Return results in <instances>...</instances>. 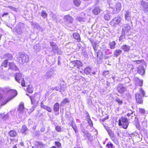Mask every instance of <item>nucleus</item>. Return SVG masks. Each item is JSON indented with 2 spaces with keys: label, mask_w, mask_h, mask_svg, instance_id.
Returning <instances> with one entry per match:
<instances>
[{
  "label": "nucleus",
  "mask_w": 148,
  "mask_h": 148,
  "mask_svg": "<svg viewBox=\"0 0 148 148\" xmlns=\"http://www.w3.org/2000/svg\"><path fill=\"white\" fill-rule=\"evenodd\" d=\"M64 19L68 23H72L73 21V18L69 15L65 16L64 17Z\"/></svg>",
  "instance_id": "2eb2a0df"
},
{
  "label": "nucleus",
  "mask_w": 148,
  "mask_h": 148,
  "mask_svg": "<svg viewBox=\"0 0 148 148\" xmlns=\"http://www.w3.org/2000/svg\"><path fill=\"white\" fill-rule=\"evenodd\" d=\"M40 106L41 108L46 110L48 112H51V108L45 105L42 102L41 103Z\"/></svg>",
  "instance_id": "393cba45"
},
{
  "label": "nucleus",
  "mask_w": 148,
  "mask_h": 148,
  "mask_svg": "<svg viewBox=\"0 0 148 148\" xmlns=\"http://www.w3.org/2000/svg\"><path fill=\"white\" fill-rule=\"evenodd\" d=\"M131 29V27L129 24H126L124 25V27L122 29V32H127L130 30Z\"/></svg>",
  "instance_id": "ddd939ff"
},
{
  "label": "nucleus",
  "mask_w": 148,
  "mask_h": 148,
  "mask_svg": "<svg viewBox=\"0 0 148 148\" xmlns=\"http://www.w3.org/2000/svg\"><path fill=\"white\" fill-rule=\"evenodd\" d=\"M134 122L135 123V125L136 127L137 126H139V122L138 120V119L137 116L135 117L134 118Z\"/></svg>",
  "instance_id": "e433bc0d"
},
{
  "label": "nucleus",
  "mask_w": 148,
  "mask_h": 148,
  "mask_svg": "<svg viewBox=\"0 0 148 148\" xmlns=\"http://www.w3.org/2000/svg\"><path fill=\"white\" fill-rule=\"evenodd\" d=\"M9 136L12 137H15L17 135V133L15 130H10L8 132Z\"/></svg>",
  "instance_id": "6ab92c4d"
},
{
  "label": "nucleus",
  "mask_w": 148,
  "mask_h": 148,
  "mask_svg": "<svg viewBox=\"0 0 148 148\" xmlns=\"http://www.w3.org/2000/svg\"><path fill=\"white\" fill-rule=\"evenodd\" d=\"M50 45L52 47L56 46V43L54 42H51L50 43Z\"/></svg>",
  "instance_id": "680f3d73"
},
{
  "label": "nucleus",
  "mask_w": 148,
  "mask_h": 148,
  "mask_svg": "<svg viewBox=\"0 0 148 148\" xmlns=\"http://www.w3.org/2000/svg\"><path fill=\"white\" fill-rule=\"evenodd\" d=\"M3 91L2 90H0V101L2 99H4L6 101L5 102H8L14 98V96L10 95L6 98L4 99L3 95Z\"/></svg>",
  "instance_id": "423d86ee"
},
{
  "label": "nucleus",
  "mask_w": 148,
  "mask_h": 148,
  "mask_svg": "<svg viewBox=\"0 0 148 148\" xmlns=\"http://www.w3.org/2000/svg\"><path fill=\"white\" fill-rule=\"evenodd\" d=\"M135 97L136 102H142V97L140 94L136 93L135 94Z\"/></svg>",
  "instance_id": "cd10ccee"
},
{
  "label": "nucleus",
  "mask_w": 148,
  "mask_h": 148,
  "mask_svg": "<svg viewBox=\"0 0 148 148\" xmlns=\"http://www.w3.org/2000/svg\"><path fill=\"white\" fill-rule=\"evenodd\" d=\"M5 58H7V59L10 60L12 58V56L11 54H6L4 55Z\"/></svg>",
  "instance_id": "79ce46f5"
},
{
  "label": "nucleus",
  "mask_w": 148,
  "mask_h": 148,
  "mask_svg": "<svg viewBox=\"0 0 148 148\" xmlns=\"http://www.w3.org/2000/svg\"><path fill=\"white\" fill-rule=\"evenodd\" d=\"M27 90L29 93H32L33 92V89L31 88H27Z\"/></svg>",
  "instance_id": "4d7b16f0"
},
{
  "label": "nucleus",
  "mask_w": 148,
  "mask_h": 148,
  "mask_svg": "<svg viewBox=\"0 0 148 148\" xmlns=\"http://www.w3.org/2000/svg\"><path fill=\"white\" fill-rule=\"evenodd\" d=\"M113 0H107V2L110 6L111 4H112V2Z\"/></svg>",
  "instance_id": "e2e57ef3"
},
{
  "label": "nucleus",
  "mask_w": 148,
  "mask_h": 148,
  "mask_svg": "<svg viewBox=\"0 0 148 148\" xmlns=\"http://www.w3.org/2000/svg\"><path fill=\"white\" fill-rule=\"evenodd\" d=\"M9 68L12 70L17 71L18 69V67L13 62L9 63Z\"/></svg>",
  "instance_id": "aec40b11"
},
{
  "label": "nucleus",
  "mask_w": 148,
  "mask_h": 148,
  "mask_svg": "<svg viewBox=\"0 0 148 148\" xmlns=\"http://www.w3.org/2000/svg\"><path fill=\"white\" fill-rule=\"evenodd\" d=\"M34 27L37 29H39L40 28V26L37 23H34Z\"/></svg>",
  "instance_id": "bf43d9fd"
},
{
  "label": "nucleus",
  "mask_w": 148,
  "mask_h": 148,
  "mask_svg": "<svg viewBox=\"0 0 148 148\" xmlns=\"http://www.w3.org/2000/svg\"><path fill=\"white\" fill-rule=\"evenodd\" d=\"M106 147L107 148H114V147L113 144L111 143H109L106 145Z\"/></svg>",
  "instance_id": "37998d69"
},
{
  "label": "nucleus",
  "mask_w": 148,
  "mask_h": 148,
  "mask_svg": "<svg viewBox=\"0 0 148 148\" xmlns=\"http://www.w3.org/2000/svg\"><path fill=\"white\" fill-rule=\"evenodd\" d=\"M130 47L127 45H123L121 46V49L125 52H128L130 49Z\"/></svg>",
  "instance_id": "a878e982"
},
{
  "label": "nucleus",
  "mask_w": 148,
  "mask_h": 148,
  "mask_svg": "<svg viewBox=\"0 0 148 148\" xmlns=\"http://www.w3.org/2000/svg\"><path fill=\"white\" fill-rule=\"evenodd\" d=\"M140 92V93L142 94V95L144 96L145 95V92L142 89V88H140L139 89Z\"/></svg>",
  "instance_id": "603ef678"
},
{
  "label": "nucleus",
  "mask_w": 148,
  "mask_h": 148,
  "mask_svg": "<svg viewBox=\"0 0 148 148\" xmlns=\"http://www.w3.org/2000/svg\"><path fill=\"white\" fill-rule=\"evenodd\" d=\"M11 92H12L11 95L14 96V98L17 95V91L15 90H11Z\"/></svg>",
  "instance_id": "ea45409f"
},
{
  "label": "nucleus",
  "mask_w": 148,
  "mask_h": 148,
  "mask_svg": "<svg viewBox=\"0 0 148 148\" xmlns=\"http://www.w3.org/2000/svg\"><path fill=\"white\" fill-rule=\"evenodd\" d=\"M73 3L75 6L78 7L80 4L81 1L80 0H74Z\"/></svg>",
  "instance_id": "4c0bfd02"
},
{
  "label": "nucleus",
  "mask_w": 148,
  "mask_h": 148,
  "mask_svg": "<svg viewBox=\"0 0 148 148\" xmlns=\"http://www.w3.org/2000/svg\"><path fill=\"white\" fill-rule=\"evenodd\" d=\"M101 10L99 7H95L92 11V14L94 15H97L99 14L101 11Z\"/></svg>",
  "instance_id": "dca6fc26"
},
{
  "label": "nucleus",
  "mask_w": 148,
  "mask_h": 148,
  "mask_svg": "<svg viewBox=\"0 0 148 148\" xmlns=\"http://www.w3.org/2000/svg\"><path fill=\"white\" fill-rule=\"evenodd\" d=\"M140 5L143 8V11L145 12H148V3L143 0L140 1Z\"/></svg>",
  "instance_id": "9d476101"
},
{
  "label": "nucleus",
  "mask_w": 148,
  "mask_h": 148,
  "mask_svg": "<svg viewBox=\"0 0 148 148\" xmlns=\"http://www.w3.org/2000/svg\"><path fill=\"white\" fill-rule=\"evenodd\" d=\"M59 108V104L58 102H56L54 105L53 109L55 111H58Z\"/></svg>",
  "instance_id": "473e14b6"
},
{
  "label": "nucleus",
  "mask_w": 148,
  "mask_h": 148,
  "mask_svg": "<svg viewBox=\"0 0 148 148\" xmlns=\"http://www.w3.org/2000/svg\"><path fill=\"white\" fill-rule=\"evenodd\" d=\"M53 70L51 69L47 71L44 76L45 78L47 79L50 78L53 75Z\"/></svg>",
  "instance_id": "f8f14e48"
},
{
  "label": "nucleus",
  "mask_w": 148,
  "mask_h": 148,
  "mask_svg": "<svg viewBox=\"0 0 148 148\" xmlns=\"http://www.w3.org/2000/svg\"><path fill=\"white\" fill-rule=\"evenodd\" d=\"M129 124V121L127 118L122 116L119 119L118 124L119 126H121L123 128L126 129L127 128Z\"/></svg>",
  "instance_id": "f257e3e1"
},
{
  "label": "nucleus",
  "mask_w": 148,
  "mask_h": 148,
  "mask_svg": "<svg viewBox=\"0 0 148 148\" xmlns=\"http://www.w3.org/2000/svg\"><path fill=\"white\" fill-rule=\"evenodd\" d=\"M22 74L20 73H17L16 74L15 77L16 80L18 83H20V81L22 78Z\"/></svg>",
  "instance_id": "4be33fe9"
},
{
  "label": "nucleus",
  "mask_w": 148,
  "mask_h": 148,
  "mask_svg": "<svg viewBox=\"0 0 148 148\" xmlns=\"http://www.w3.org/2000/svg\"><path fill=\"white\" fill-rule=\"evenodd\" d=\"M97 60L98 63H101L102 62L103 58V54L102 52L100 51L97 53Z\"/></svg>",
  "instance_id": "1a4fd4ad"
},
{
  "label": "nucleus",
  "mask_w": 148,
  "mask_h": 148,
  "mask_svg": "<svg viewBox=\"0 0 148 148\" xmlns=\"http://www.w3.org/2000/svg\"><path fill=\"white\" fill-rule=\"evenodd\" d=\"M103 126L107 130L109 136L112 141L115 143H117L118 142V139L114 135V132L107 126L104 125Z\"/></svg>",
  "instance_id": "7ed1b4c3"
},
{
  "label": "nucleus",
  "mask_w": 148,
  "mask_h": 148,
  "mask_svg": "<svg viewBox=\"0 0 148 148\" xmlns=\"http://www.w3.org/2000/svg\"><path fill=\"white\" fill-rule=\"evenodd\" d=\"M71 126L74 130L75 132L76 133H77L78 132V130L77 128L76 125L75 124L74 125H73L72 124H71Z\"/></svg>",
  "instance_id": "a18cd8bd"
},
{
  "label": "nucleus",
  "mask_w": 148,
  "mask_h": 148,
  "mask_svg": "<svg viewBox=\"0 0 148 148\" xmlns=\"http://www.w3.org/2000/svg\"><path fill=\"white\" fill-rule=\"evenodd\" d=\"M109 116H107L106 117H105L104 118L102 119H100V121H105L106 120L108 119H109Z\"/></svg>",
  "instance_id": "5fc2aeb1"
},
{
  "label": "nucleus",
  "mask_w": 148,
  "mask_h": 148,
  "mask_svg": "<svg viewBox=\"0 0 148 148\" xmlns=\"http://www.w3.org/2000/svg\"><path fill=\"white\" fill-rule=\"evenodd\" d=\"M24 108V104L20 103L19 105V107L17 110L19 113L21 114H23Z\"/></svg>",
  "instance_id": "412c9836"
},
{
  "label": "nucleus",
  "mask_w": 148,
  "mask_h": 148,
  "mask_svg": "<svg viewBox=\"0 0 148 148\" xmlns=\"http://www.w3.org/2000/svg\"><path fill=\"white\" fill-rule=\"evenodd\" d=\"M55 130L58 132H60L62 131V128L60 127L58 125L56 126L55 127Z\"/></svg>",
  "instance_id": "49530a36"
},
{
  "label": "nucleus",
  "mask_w": 148,
  "mask_h": 148,
  "mask_svg": "<svg viewBox=\"0 0 148 148\" xmlns=\"http://www.w3.org/2000/svg\"><path fill=\"white\" fill-rule=\"evenodd\" d=\"M116 42L114 41L110 42L109 43V45L111 49H114L115 48Z\"/></svg>",
  "instance_id": "c756f323"
},
{
  "label": "nucleus",
  "mask_w": 148,
  "mask_h": 148,
  "mask_svg": "<svg viewBox=\"0 0 148 148\" xmlns=\"http://www.w3.org/2000/svg\"><path fill=\"white\" fill-rule=\"evenodd\" d=\"M8 13L6 12L4 13L2 15V17L6 16L8 15Z\"/></svg>",
  "instance_id": "69168bd1"
},
{
  "label": "nucleus",
  "mask_w": 148,
  "mask_h": 148,
  "mask_svg": "<svg viewBox=\"0 0 148 148\" xmlns=\"http://www.w3.org/2000/svg\"><path fill=\"white\" fill-rule=\"evenodd\" d=\"M44 145L42 143L39 141H36L34 144V145L33 146L32 148H38V147L42 148Z\"/></svg>",
  "instance_id": "a211bd4d"
},
{
  "label": "nucleus",
  "mask_w": 148,
  "mask_h": 148,
  "mask_svg": "<svg viewBox=\"0 0 148 148\" xmlns=\"http://www.w3.org/2000/svg\"><path fill=\"white\" fill-rule=\"evenodd\" d=\"M126 89V88L121 84H119L117 86V90L118 92L120 93L124 92Z\"/></svg>",
  "instance_id": "9b49d317"
},
{
  "label": "nucleus",
  "mask_w": 148,
  "mask_h": 148,
  "mask_svg": "<svg viewBox=\"0 0 148 148\" xmlns=\"http://www.w3.org/2000/svg\"><path fill=\"white\" fill-rule=\"evenodd\" d=\"M139 110L141 114H144L145 112V111L144 109L139 108Z\"/></svg>",
  "instance_id": "de8ad7c7"
},
{
  "label": "nucleus",
  "mask_w": 148,
  "mask_h": 148,
  "mask_svg": "<svg viewBox=\"0 0 148 148\" xmlns=\"http://www.w3.org/2000/svg\"><path fill=\"white\" fill-rule=\"evenodd\" d=\"M133 62H136L137 64H139L141 63H143V62H144V61L143 60H135V61H134Z\"/></svg>",
  "instance_id": "8fccbe9b"
},
{
  "label": "nucleus",
  "mask_w": 148,
  "mask_h": 148,
  "mask_svg": "<svg viewBox=\"0 0 148 148\" xmlns=\"http://www.w3.org/2000/svg\"><path fill=\"white\" fill-rule=\"evenodd\" d=\"M115 100L116 101V102H122V100H121L119 98H116V99H115Z\"/></svg>",
  "instance_id": "338daca9"
},
{
  "label": "nucleus",
  "mask_w": 148,
  "mask_h": 148,
  "mask_svg": "<svg viewBox=\"0 0 148 148\" xmlns=\"http://www.w3.org/2000/svg\"><path fill=\"white\" fill-rule=\"evenodd\" d=\"M91 71V69L89 67H86L84 70V73L86 75H89Z\"/></svg>",
  "instance_id": "c9c22d12"
},
{
  "label": "nucleus",
  "mask_w": 148,
  "mask_h": 148,
  "mask_svg": "<svg viewBox=\"0 0 148 148\" xmlns=\"http://www.w3.org/2000/svg\"><path fill=\"white\" fill-rule=\"evenodd\" d=\"M125 33L124 32H122V34L120 36L119 38V40L120 41H121L122 39L125 38Z\"/></svg>",
  "instance_id": "c03bdc74"
},
{
  "label": "nucleus",
  "mask_w": 148,
  "mask_h": 148,
  "mask_svg": "<svg viewBox=\"0 0 148 148\" xmlns=\"http://www.w3.org/2000/svg\"><path fill=\"white\" fill-rule=\"evenodd\" d=\"M124 14L125 19L128 21H130L131 20V14L130 12L128 11H125Z\"/></svg>",
  "instance_id": "f3484780"
},
{
  "label": "nucleus",
  "mask_w": 148,
  "mask_h": 148,
  "mask_svg": "<svg viewBox=\"0 0 148 148\" xmlns=\"http://www.w3.org/2000/svg\"><path fill=\"white\" fill-rule=\"evenodd\" d=\"M77 47L76 48V49L77 50H79L80 49L81 46L80 43H78L77 44Z\"/></svg>",
  "instance_id": "864d4df0"
},
{
  "label": "nucleus",
  "mask_w": 148,
  "mask_h": 148,
  "mask_svg": "<svg viewBox=\"0 0 148 148\" xmlns=\"http://www.w3.org/2000/svg\"><path fill=\"white\" fill-rule=\"evenodd\" d=\"M29 57L27 54L22 52L19 53L18 60L19 63L23 64L28 61Z\"/></svg>",
  "instance_id": "f03ea898"
},
{
  "label": "nucleus",
  "mask_w": 148,
  "mask_h": 148,
  "mask_svg": "<svg viewBox=\"0 0 148 148\" xmlns=\"http://www.w3.org/2000/svg\"><path fill=\"white\" fill-rule=\"evenodd\" d=\"M27 130L26 126L25 125L23 126L21 130V132L22 133H24Z\"/></svg>",
  "instance_id": "a19ab883"
},
{
  "label": "nucleus",
  "mask_w": 148,
  "mask_h": 148,
  "mask_svg": "<svg viewBox=\"0 0 148 148\" xmlns=\"http://www.w3.org/2000/svg\"><path fill=\"white\" fill-rule=\"evenodd\" d=\"M54 144L55 145V146H56L57 147L59 148L62 147V144L61 143H60L59 142L56 141L54 142Z\"/></svg>",
  "instance_id": "58836bf2"
},
{
  "label": "nucleus",
  "mask_w": 148,
  "mask_h": 148,
  "mask_svg": "<svg viewBox=\"0 0 148 148\" xmlns=\"http://www.w3.org/2000/svg\"><path fill=\"white\" fill-rule=\"evenodd\" d=\"M24 28V24L22 23H20L16 25V28L14 29L17 34L20 35L22 33L23 30Z\"/></svg>",
  "instance_id": "20e7f679"
},
{
  "label": "nucleus",
  "mask_w": 148,
  "mask_h": 148,
  "mask_svg": "<svg viewBox=\"0 0 148 148\" xmlns=\"http://www.w3.org/2000/svg\"><path fill=\"white\" fill-rule=\"evenodd\" d=\"M8 64V60L6 59L2 63L1 66L0 67V69L3 71H5L6 69H5L7 67Z\"/></svg>",
  "instance_id": "4468645a"
},
{
  "label": "nucleus",
  "mask_w": 148,
  "mask_h": 148,
  "mask_svg": "<svg viewBox=\"0 0 148 148\" xmlns=\"http://www.w3.org/2000/svg\"><path fill=\"white\" fill-rule=\"evenodd\" d=\"M6 115L4 114H0V118L1 119H5Z\"/></svg>",
  "instance_id": "3c124183"
},
{
  "label": "nucleus",
  "mask_w": 148,
  "mask_h": 148,
  "mask_svg": "<svg viewBox=\"0 0 148 148\" xmlns=\"http://www.w3.org/2000/svg\"><path fill=\"white\" fill-rule=\"evenodd\" d=\"M93 48L95 51H96L97 50L98 46L97 43L95 42H91Z\"/></svg>",
  "instance_id": "f704fd0d"
},
{
  "label": "nucleus",
  "mask_w": 148,
  "mask_h": 148,
  "mask_svg": "<svg viewBox=\"0 0 148 148\" xmlns=\"http://www.w3.org/2000/svg\"><path fill=\"white\" fill-rule=\"evenodd\" d=\"M40 14L41 16L44 18H45L47 16V14L45 10H42Z\"/></svg>",
  "instance_id": "c85d7f7f"
},
{
  "label": "nucleus",
  "mask_w": 148,
  "mask_h": 148,
  "mask_svg": "<svg viewBox=\"0 0 148 148\" xmlns=\"http://www.w3.org/2000/svg\"><path fill=\"white\" fill-rule=\"evenodd\" d=\"M8 7L12 10H13L14 11L16 12V8H14L13 7L11 6H8Z\"/></svg>",
  "instance_id": "13d9d810"
},
{
  "label": "nucleus",
  "mask_w": 148,
  "mask_h": 148,
  "mask_svg": "<svg viewBox=\"0 0 148 148\" xmlns=\"http://www.w3.org/2000/svg\"><path fill=\"white\" fill-rule=\"evenodd\" d=\"M40 48V46L39 44H37L35 45L33 47L34 51L36 52L39 51Z\"/></svg>",
  "instance_id": "2f4dec72"
},
{
  "label": "nucleus",
  "mask_w": 148,
  "mask_h": 148,
  "mask_svg": "<svg viewBox=\"0 0 148 148\" xmlns=\"http://www.w3.org/2000/svg\"><path fill=\"white\" fill-rule=\"evenodd\" d=\"M88 123L90 125L92 126L93 125V123L92 121L91 120L88 121Z\"/></svg>",
  "instance_id": "774afa93"
},
{
  "label": "nucleus",
  "mask_w": 148,
  "mask_h": 148,
  "mask_svg": "<svg viewBox=\"0 0 148 148\" xmlns=\"http://www.w3.org/2000/svg\"><path fill=\"white\" fill-rule=\"evenodd\" d=\"M65 86H64L63 87H62V86H61V89L60 90V92H62L64 91L66 89V88L65 87Z\"/></svg>",
  "instance_id": "6e6d98bb"
},
{
  "label": "nucleus",
  "mask_w": 148,
  "mask_h": 148,
  "mask_svg": "<svg viewBox=\"0 0 148 148\" xmlns=\"http://www.w3.org/2000/svg\"><path fill=\"white\" fill-rule=\"evenodd\" d=\"M122 51L120 49L116 50L113 53V56L114 57H117L122 53Z\"/></svg>",
  "instance_id": "b1692460"
},
{
  "label": "nucleus",
  "mask_w": 148,
  "mask_h": 148,
  "mask_svg": "<svg viewBox=\"0 0 148 148\" xmlns=\"http://www.w3.org/2000/svg\"><path fill=\"white\" fill-rule=\"evenodd\" d=\"M21 85L22 86H25V83L24 80L23 78L21 80Z\"/></svg>",
  "instance_id": "052dcab7"
},
{
  "label": "nucleus",
  "mask_w": 148,
  "mask_h": 148,
  "mask_svg": "<svg viewBox=\"0 0 148 148\" xmlns=\"http://www.w3.org/2000/svg\"><path fill=\"white\" fill-rule=\"evenodd\" d=\"M121 18L120 17H117L114 18L110 22V24L113 26H115L119 23L121 21Z\"/></svg>",
  "instance_id": "0eeeda50"
},
{
  "label": "nucleus",
  "mask_w": 148,
  "mask_h": 148,
  "mask_svg": "<svg viewBox=\"0 0 148 148\" xmlns=\"http://www.w3.org/2000/svg\"><path fill=\"white\" fill-rule=\"evenodd\" d=\"M136 79L138 80V85L140 86H141L143 85V81L142 80H139L138 78H136Z\"/></svg>",
  "instance_id": "09e8293b"
},
{
  "label": "nucleus",
  "mask_w": 148,
  "mask_h": 148,
  "mask_svg": "<svg viewBox=\"0 0 148 148\" xmlns=\"http://www.w3.org/2000/svg\"><path fill=\"white\" fill-rule=\"evenodd\" d=\"M69 65L71 68L79 69L81 67L82 63L79 61H73L70 62Z\"/></svg>",
  "instance_id": "39448f33"
},
{
  "label": "nucleus",
  "mask_w": 148,
  "mask_h": 148,
  "mask_svg": "<svg viewBox=\"0 0 148 148\" xmlns=\"http://www.w3.org/2000/svg\"><path fill=\"white\" fill-rule=\"evenodd\" d=\"M54 90H56V91H60V88L59 87H56L54 89Z\"/></svg>",
  "instance_id": "0e129e2a"
},
{
  "label": "nucleus",
  "mask_w": 148,
  "mask_h": 148,
  "mask_svg": "<svg viewBox=\"0 0 148 148\" xmlns=\"http://www.w3.org/2000/svg\"><path fill=\"white\" fill-rule=\"evenodd\" d=\"M104 19L106 21L109 20L110 18V13H107V14H105L104 16Z\"/></svg>",
  "instance_id": "72a5a7b5"
},
{
  "label": "nucleus",
  "mask_w": 148,
  "mask_h": 148,
  "mask_svg": "<svg viewBox=\"0 0 148 148\" xmlns=\"http://www.w3.org/2000/svg\"><path fill=\"white\" fill-rule=\"evenodd\" d=\"M52 51L54 53L57 52L58 54H61V52L59 49H58V47L56 46L52 47Z\"/></svg>",
  "instance_id": "7c9ffc66"
},
{
  "label": "nucleus",
  "mask_w": 148,
  "mask_h": 148,
  "mask_svg": "<svg viewBox=\"0 0 148 148\" xmlns=\"http://www.w3.org/2000/svg\"><path fill=\"white\" fill-rule=\"evenodd\" d=\"M121 3L119 2L117 3L114 8L113 12L114 13L116 14L119 13L121 9Z\"/></svg>",
  "instance_id": "6e6552de"
},
{
  "label": "nucleus",
  "mask_w": 148,
  "mask_h": 148,
  "mask_svg": "<svg viewBox=\"0 0 148 148\" xmlns=\"http://www.w3.org/2000/svg\"><path fill=\"white\" fill-rule=\"evenodd\" d=\"M138 72L141 75H143L145 72V69L142 66H140L138 68Z\"/></svg>",
  "instance_id": "5701e85b"
},
{
  "label": "nucleus",
  "mask_w": 148,
  "mask_h": 148,
  "mask_svg": "<svg viewBox=\"0 0 148 148\" xmlns=\"http://www.w3.org/2000/svg\"><path fill=\"white\" fill-rule=\"evenodd\" d=\"M73 36L74 38L77 40L78 42L80 41V38L79 35L77 33H75L73 34Z\"/></svg>",
  "instance_id": "bb28decb"
}]
</instances>
